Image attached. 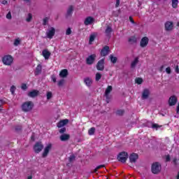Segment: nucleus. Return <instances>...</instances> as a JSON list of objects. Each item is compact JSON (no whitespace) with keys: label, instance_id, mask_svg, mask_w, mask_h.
<instances>
[{"label":"nucleus","instance_id":"1","mask_svg":"<svg viewBox=\"0 0 179 179\" xmlns=\"http://www.w3.org/2000/svg\"><path fill=\"white\" fill-rule=\"evenodd\" d=\"M34 107V103L32 101H26L24 103H22L21 108L24 113H29V111H31L33 110V108Z\"/></svg>","mask_w":179,"mask_h":179},{"label":"nucleus","instance_id":"2","mask_svg":"<svg viewBox=\"0 0 179 179\" xmlns=\"http://www.w3.org/2000/svg\"><path fill=\"white\" fill-rule=\"evenodd\" d=\"M2 62L4 65L10 66L12 65L13 62V57L12 56L8 55L3 57Z\"/></svg>","mask_w":179,"mask_h":179},{"label":"nucleus","instance_id":"3","mask_svg":"<svg viewBox=\"0 0 179 179\" xmlns=\"http://www.w3.org/2000/svg\"><path fill=\"white\" fill-rule=\"evenodd\" d=\"M151 170L153 174H157V173H160L162 166H160V164L155 162L152 165Z\"/></svg>","mask_w":179,"mask_h":179},{"label":"nucleus","instance_id":"4","mask_svg":"<svg viewBox=\"0 0 179 179\" xmlns=\"http://www.w3.org/2000/svg\"><path fill=\"white\" fill-rule=\"evenodd\" d=\"M127 159H128V153L125 152H120L117 156V160L121 162V163H125Z\"/></svg>","mask_w":179,"mask_h":179},{"label":"nucleus","instance_id":"5","mask_svg":"<svg viewBox=\"0 0 179 179\" xmlns=\"http://www.w3.org/2000/svg\"><path fill=\"white\" fill-rule=\"evenodd\" d=\"M52 148V144L48 143V145H46L42 154L43 157H47V156H48V153H50V150H51Z\"/></svg>","mask_w":179,"mask_h":179},{"label":"nucleus","instance_id":"6","mask_svg":"<svg viewBox=\"0 0 179 179\" xmlns=\"http://www.w3.org/2000/svg\"><path fill=\"white\" fill-rule=\"evenodd\" d=\"M48 38H52L55 35V28L49 27L48 31L46 32Z\"/></svg>","mask_w":179,"mask_h":179},{"label":"nucleus","instance_id":"7","mask_svg":"<svg viewBox=\"0 0 179 179\" xmlns=\"http://www.w3.org/2000/svg\"><path fill=\"white\" fill-rule=\"evenodd\" d=\"M96 59V55H91L86 59V62L87 65H92L94 63V60Z\"/></svg>","mask_w":179,"mask_h":179},{"label":"nucleus","instance_id":"8","mask_svg":"<svg viewBox=\"0 0 179 179\" xmlns=\"http://www.w3.org/2000/svg\"><path fill=\"white\" fill-rule=\"evenodd\" d=\"M43 144L41 143H36L34 146V150L36 153H40L41 150H43Z\"/></svg>","mask_w":179,"mask_h":179},{"label":"nucleus","instance_id":"9","mask_svg":"<svg viewBox=\"0 0 179 179\" xmlns=\"http://www.w3.org/2000/svg\"><path fill=\"white\" fill-rule=\"evenodd\" d=\"M96 69L98 71H103L104 70V59L99 60L96 64Z\"/></svg>","mask_w":179,"mask_h":179},{"label":"nucleus","instance_id":"10","mask_svg":"<svg viewBox=\"0 0 179 179\" xmlns=\"http://www.w3.org/2000/svg\"><path fill=\"white\" fill-rule=\"evenodd\" d=\"M169 104L171 106H176V104H177V96H171L169 100Z\"/></svg>","mask_w":179,"mask_h":179},{"label":"nucleus","instance_id":"11","mask_svg":"<svg viewBox=\"0 0 179 179\" xmlns=\"http://www.w3.org/2000/svg\"><path fill=\"white\" fill-rule=\"evenodd\" d=\"M94 22V18L92 17H87L85 18V20L84 22V24L85 26H89V24H92Z\"/></svg>","mask_w":179,"mask_h":179},{"label":"nucleus","instance_id":"12","mask_svg":"<svg viewBox=\"0 0 179 179\" xmlns=\"http://www.w3.org/2000/svg\"><path fill=\"white\" fill-rule=\"evenodd\" d=\"M173 22H166L165 23V30L167 31H170V30H173Z\"/></svg>","mask_w":179,"mask_h":179},{"label":"nucleus","instance_id":"13","mask_svg":"<svg viewBox=\"0 0 179 179\" xmlns=\"http://www.w3.org/2000/svg\"><path fill=\"white\" fill-rule=\"evenodd\" d=\"M42 55L44 57L45 59H49L50 57L51 56V52L48 50H44L42 52Z\"/></svg>","mask_w":179,"mask_h":179},{"label":"nucleus","instance_id":"14","mask_svg":"<svg viewBox=\"0 0 179 179\" xmlns=\"http://www.w3.org/2000/svg\"><path fill=\"white\" fill-rule=\"evenodd\" d=\"M138 154L133 153L129 156V160L131 163H135L138 160Z\"/></svg>","mask_w":179,"mask_h":179},{"label":"nucleus","instance_id":"15","mask_svg":"<svg viewBox=\"0 0 179 179\" xmlns=\"http://www.w3.org/2000/svg\"><path fill=\"white\" fill-rule=\"evenodd\" d=\"M110 50V48L108 46L104 47L101 51V55L102 57H106L108 54V51Z\"/></svg>","mask_w":179,"mask_h":179},{"label":"nucleus","instance_id":"16","mask_svg":"<svg viewBox=\"0 0 179 179\" xmlns=\"http://www.w3.org/2000/svg\"><path fill=\"white\" fill-rule=\"evenodd\" d=\"M68 122H69V120H68L67 119L61 120L57 124V127H58V128H62V127H65V125H66V124H68Z\"/></svg>","mask_w":179,"mask_h":179},{"label":"nucleus","instance_id":"17","mask_svg":"<svg viewBox=\"0 0 179 179\" xmlns=\"http://www.w3.org/2000/svg\"><path fill=\"white\" fill-rule=\"evenodd\" d=\"M29 97H36V96H38V90H34L28 93Z\"/></svg>","mask_w":179,"mask_h":179},{"label":"nucleus","instance_id":"18","mask_svg":"<svg viewBox=\"0 0 179 179\" xmlns=\"http://www.w3.org/2000/svg\"><path fill=\"white\" fill-rule=\"evenodd\" d=\"M148 43H149V38H148V37H143L141 39V45L142 47H146V45H148Z\"/></svg>","mask_w":179,"mask_h":179},{"label":"nucleus","instance_id":"19","mask_svg":"<svg viewBox=\"0 0 179 179\" xmlns=\"http://www.w3.org/2000/svg\"><path fill=\"white\" fill-rule=\"evenodd\" d=\"M149 94H150L149 90L148 89L144 90L142 94V99H143L144 100L148 99V97H149Z\"/></svg>","mask_w":179,"mask_h":179},{"label":"nucleus","instance_id":"20","mask_svg":"<svg viewBox=\"0 0 179 179\" xmlns=\"http://www.w3.org/2000/svg\"><path fill=\"white\" fill-rule=\"evenodd\" d=\"M60 78H66L68 76V70L67 69H63L59 73Z\"/></svg>","mask_w":179,"mask_h":179},{"label":"nucleus","instance_id":"21","mask_svg":"<svg viewBox=\"0 0 179 179\" xmlns=\"http://www.w3.org/2000/svg\"><path fill=\"white\" fill-rule=\"evenodd\" d=\"M85 85L88 86V87H90L92 86V83H93V80H92V78H86L84 80Z\"/></svg>","mask_w":179,"mask_h":179},{"label":"nucleus","instance_id":"22","mask_svg":"<svg viewBox=\"0 0 179 179\" xmlns=\"http://www.w3.org/2000/svg\"><path fill=\"white\" fill-rule=\"evenodd\" d=\"M97 36V34L93 33L90 36V41H89V44H92L94 41V38H96Z\"/></svg>","mask_w":179,"mask_h":179},{"label":"nucleus","instance_id":"23","mask_svg":"<svg viewBox=\"0 0 179 179\" xmlns=\"http://www.w3.org/2000/svg\"><path fill=\"white\" fill-rule=\"evenodd\" d=\"M111 90H113V87H111V85H109L105 91V96L106 98L108 97V94H110Z\"/></svg>","mask_w":179,"mask_h":179},{"label":"nucleus","instance_id":"24","mask_svg":"<svg viewBox=\"0 0 179 179\" xmlns=\"http://www.w3.org/2000/svg\"><path fill=\"white\" fill-rule=\"evenodd\" d=\"M69 138H70L69 134H62L60 136V141L64 142L65 141H68V139H69Z\"/></svg>","mask_w":179,"mask_h":179},{"label":"nucleus","instance_id":"25","mask_svg":"<svg viewBox=\"0 0 179 179\" xmlns=\"http://www.w3.org/2000/svg\"><path fill=\"white\" fill-rule=\"evenodd\" d=\"M41 73V65L38 64L35 70V75H40Z\"/></svg>","mask_w":179,"mask_h":179},{"label":"nucleus","instance_id":"26","mask_svg":"<svg viewBox=\"0 0 179 179\" xmlns=\"http://www.w3.org/2000/svg\"><path fill=\"white\" fill-rule=\"evenodd\" d=\"M138 62H139V59H138V57H136L134 60L131 62V68H135V66H136V65L138 64Z\"/></svg>","mask_w":179,"mask_h":179},{"label":"nucleus","instance_id":"27","mask_svg":"<svg viewBox=\"0 0 179 179\" xmlns=\"http://www.w3.org/2000/svg\"><path fill=\"white\" fill-rule=\"evenodd\" d=\"M172 2V7L173 8H177V7L178 6V0H171Z\"/></svg>","mask_w":179,"mask_h":179},{"label":"nucleus","instance_id":"28","mask_svg":"<svg viewBox=\"0 0 179 179\" xmlns=\"http://www.w3.org/2000/svg\"><path fill=\"white\" fill-rule=\"evenodd\" d=\"M31 19H33V14L29 13L27 16L26 22H27L29 23L30 22H31Z\"/></svg>","mask_w":179,"mask_h":179},{"label":"nucleus","instance_id":"29","mask_svg":"<svg viewBox=\"0 0 179 179\" xmlns=\"http://www.w3.org/2000/svg\"><path fill=\"white\" fill-rule=\"evenodd\" d=\"M111 31H113V29H111V27H108L106 29V36H110L111 34Z\"/></svg>","mask_w":179,"mask_h":179},{"label":"nucleus","instance_id":"30","mask_svg":"<svg viewBox=\"0 0 179 179\" xmlns=\"http://www.w3.org/2000/svg\"><path fill=\"white\" fill-rule=\"evenodd\" d=\"M72 12H73V6H71L67 10L68 16H71V15H72Z\"/></svg>","mask_w":179,"mask_h":179},{"label":"nucleus","instance_id":"31","mask_svg":"<svg viewBox=\"0 0 179 179\" xmlns=\"http://www.w3.org/2000/svg\"><path fill=\"white\" fill-rule=\"evenodd\" d=\"M46 99L47 100H51V99H52V92H48L46 93Z\"/></svg>","mask_w":179,"mask_h":179},{"label":"nucleus","instance_id":"32","mask_svg":"<svg viewBox=\"0 0 179 179\" xmlns=\"http://www.w3.org/2000/svg\"><path fill=\"white\" fill-rule=\"evenodd\" d=\"M101 79V74L100 73H96L95 75V80L99 82Z\"/></svg>","mask_w":179,"mask_h":179},{"label":"nucleus","instance_id":"33","mask_svg":"<svg viewBox=\"0 0 179 179\" xmlns=\"http://www.w3.org/2000/svg\"><path fill=\"white\" fill-rule=\"evenodd\" d=\"M110 59L113 64H115L117 62V57H114L113 55H110Z\"/></svg>","mask_w":179,"mask_h":179},{"label":"nucleus","instance_id":"34","mask_svg":"<svg viewBox=\"0 0 179 179\" xmlns=\"http://www.w3.org/2000/svg\"><path fill=\"white\" fill-rule=\"evenodd\" d=\"M136 83H137V85H142V82H143V80L141 78H137L135 80Z\"/></svg>","mask_w":179,"mask_h":179},{"label":"nucleus","instance_id":"35","mask_svg":"<svg viewBox=\"0 0 179 179\" xmlns=\"http://www.w3.org/2000/svg\"><path fill=\"white\" fill-rule=\"evenodd\" d=\"M94 131H96V129H94V127L90 129L88 131L89 135H93L94 134Z\"/></svg>","mask_w":179,"mask_h":179},{"label":"nucleus","instance_id":"36","mask_svg":"<svg viewBox=\"0 0 179 179\" xmlns=\"http://www.w3.org/2000/svg\"><path fill=\"white\" fill-rule=\"evenodd\" d=\"M104 167V165H99L96 166V168L94 170V173H97V170H100V169H103Z\"/></svg>","mask_w":179,"mask_h":179},{"label":"nucleus","instance_id":"37","mask_svg":"<svg viewBox=\"0 0 179 179\" xmlns=\"http://www.w3.org/2000/svg\"><path fill=\"white\" fill-rule=\"evenodd\" d=\"M20 44V38H17L14 41V45H19Z\"/></svg>","mask_w":179,"mask_h":179},{"label":"nucleus","instance_id":"38","mask_svg":"<svg viewBox=\"0 0 179 179\" xmlns=\"http://www.w3.org/2000/svg\"><path fill=\"white\" fill-rule=\"evenodd\" d=\"M64 83H65V80L64 79H62L58 82L57 85L58 86H63Z\"/></svg>","mask_w":179,"mask_h":179},{"label":"nucleus","instance_id":"39","mask_svg":"<svg viewBox=\"0 0 179 179\" xmlns=\"http://www.w3.org/2000/svg\"><path fill=\"white\" fill-rule=\"evenodd\" d=\"M16 90V87L12 86L10 89V92H11L12 94H15V91Z\"/></svg>","mask_w":179,"mask_h":179},{"label":"nucleus","instance_id":"40","mask_svg":"<svg viewBox=\"0 0 179 179\" xmlns=\"http://www.w3.org/2000/svg\"><path fill=\"white\" fill-rule=\"evenodd\" d=\"M71 33H72V31L71 30V28H68L66 31V36H69V34H71Z\"/></svg>","mask_w":179,"mask_h":179},{"label":"nucleus","instance_id":"41","mask_svg":"<svg viewBox=\"0 0 179 179\" xmlns=\"http://www.w3.org/2000/svg\"><path fill=\"white\" fill-rule=\"evenodd\" d=\"M117 114V115H122V114H124V110H118Z\"/></svg>","mask_w":179,"mask_h":179},{"label":"nucleus","instance_id":"42","mask_svg":"<svg viewBox=\"0 0 179 179\" xmlns=\"http://www.w3.org/2000/svg\"><path fill=\"white\" fill-rule=\"evenodd\" d=\"M69 162H73L75 160V155H72L69 158Z\"/></svg>","mask_w":179,"mask_h":179},{"label":"nucleus","instance_id":"43","mask_svg":"<svg viewBox=\"0 0 179 179\" xmlns=\"http://www.w3.org/2000/svg\"><path fill=\"white\" fill-rule=\"evenodd\" d=\"M3 104H5V101H3V100H0V111L2 110V106H3Z\"/></svg>","mask_w":179,"mask_h":179},{"label":"nucleus","instance_id":"44","mask_svg":"<svg viewBox=\"0 0 179 179\" xmlns=\"http://www.w3.org/2000/svg\"><path fill=\"white\" fill-rule=\"evenodd\" d=\"M48 23V17H45L43 19V25L45 26Z\"/></svg>","mask_w":179,"mask_h":179},{"label":"nucleus","instance_id":"45","mask_svg":"<svg viewBox=\"0 0 179 179\" xmlns=\"http://www.w3.org/2000/svg\"><path fill=\"white\" fill-rule=\"evenodd\" d=\"M51 79H52V82H54V83H55V82H57V77H55V76H52Z\"/></svg>","mask_w":179,"mask_h":179},{"label":"nucleus","instance_id":"46","mask_svg":"<svg viewBox=\"0 0 179 179\" xmlns=\"http://www.w3.org/2000/svg\"><path fill=\"white\" fill-rule=\"evenodd\" d=\"M6 19H12V14H10V13H8L7 15H6Z\"/></svg>","mask_w":179,"mask_h":179},{"label":"nucleus","instance_id":"47","mask_svg":"<svg viewBox=\"0 0 179 179\" xmlns=\"http://www.w3.org/2000/svg\"><path fill=\"white\" fill-rule=\"evenodd\" d=\"M129 41H133V43H135V41H136V38H135V37H131L129 39Z\"/></svg>","mask_w":179,"mask_h":179},{"label":"nucleus","instance_id":"48","mask_svg":"<svg viewBox=\"0 0 179 179\" xmlns=\"http://www.w3.org/2000/svg\"><path fill=\"white\" fill-rule=\"evenodd\" d=\"M166 73H171V69L170 67H168L166 69Z\"/></svg>","mask_w":179,"mask_h":179},{"label":"nucleus","instance_id":"49","mask_svg":"<svg viewBox=\"0 0 179 179\" xmlns=\"http://www.w3.org/2000/svg\"><path fill=\"white\" fill-rule=\"evenodd\" d=\"M21 87L22 90H26L27 89V85H26V84H22Z\"/></svg>","mask_w":179,"mask_h":179},{"label":"nucleus","instance_id":"50","mask_svg":"<svg viewBox=\"0 0 179 179\" xmlns=\"http://www.w3.org/2000/svg\"><path fill=\"white\" fill-rule=\"evenodd\" d=\"M65 131H66V129L65 127H63L59 130V132H60V134H64V132H65Z\"/></svg>","mask_w":179,"mask_h":179},{"label":"nucleus","instance_id":"51","mask_svg":"<svg viewBox=\"0 0 179 179\" xmlns=\"http://www.w3.org/2000/svg\"><path fill=\"white\" fill-rule=\"evenodd\" d=\"M152 128H155V129H157V128H159V124H152Z\"/></svg>","mask_w":179,"mask_h":179},{"label":"nucleus","instance_id":"52","mask_svg":"<svg viewBox=\"0 0 179 179\" xmlns=\"http://www.w3.org/2000/svg\"><path fill=\"white\" fill-rule=\"evenodd\" d=\"M176 114H179V103H178V106L176 107Z\"/></svg>","mask_w":179,"mask_h":179},{"label":"nucleus","instance_id":"53","mask_svg":"<svg viewBox=\"0 0 179 179\" xmlns=\"http://www.w3.org/2000/svg\"><path fill=\"white\" fill-rule=\"evenodd\" d=\"M175 71L176 72V73H179L178 66H177L176 67Z\"/></svg>","mask_w":179,"mask_h":179},{"label":"nucleus","instance_id":"54","mask_svg":"<svg viewBox=\"0 0 179 179\" xmlns=\"http://www.w3.org/2000/svg\"><path fill=\"white\" fill-rule=\"evenodd\" d=\"M166 162H170V156L169 155H167L166 157Z\"/></svg>","mask_w":179,"mask_h":179},{"label":"nucleus","instance_id":"55","mask_svg":"<svg viewBox=\"0 0 179 179\" xmlns=\"http://www.w3.org/2000/svg\"><path fill=\"white\" fill-rule=\"evenodd\" d=\"M120 6V0H117L116 1V7Z\"/></svg>","mask_w":179,"mask_h":179},{"label":"nucleus","instance_id":"56","mask_svg":"<svg viewBox=\"0 0 179 179\" xmlns=\"http://www.w3.org/2000/svg\"><path fill=\"white\" fill-rule=\"evenodd\" d=\"M129 20L131 23H135V22H134V19H132V17H129Z\"/></svg>","mask_w":179,"mask_h":179},{"label":"nucleus","instance_id":"57","mask_svg":"<svg viewBox=\"0 0 179 179\" xmlns=\"http://www.w3.org/2000/svg\"><path fill=\"white\" fill-rule=\"evenodd\" d=\"M176 178H177V179H179V171L178 172V174H177V176H176Z\"/></svg>","mask_w":179,"mask_h":179},{"label":"nucleus","instance_id":"58","mask_svg":"<svg viewBox=\"0 0 179 179\" xmlns=\"http://www.w3.org/2000/svg\"><path fill=\"white\" fill-rule=\"evenodd\" d=\"M33 178L31 177V176H28L27 179H32Z\"/></svg>","mask_w":179,"mask_h":179},{"label":"nucleus","instance_id":"59","mask_svg":"<svg viewBox=\"0 0 179 179\" xmlns=\"http://www.w3.org/2000/svg\"><path fill=\"white\" fill-rule=\"evenodd\" d=\"M176 162H177V159H173V163H175V164H176Z\"/></svg>","mask_w":179,"mask_h":179},{"label":"nucleus","instance_id":"60","mask_svg":"<svg viewBox=\"0 0 179 179\" xmlns=\"http://www.w3.org/2000/svg\"><path fill=\"white\" fill-rule=\"evenodd\" d=\"M3 3H6V1H3Z\"/></svg>","mask_w":179,"mask_h":179},{"label":"nucleus","instance_id":"61","mask_svg":"<svg viewBox=\"0 0 179 179\" xmlns=\"http://www.w3.org/2000/svg\"><path fill=\"white\" fill-rule=\"evenodd\" d=\"M25 1H29V0H25Z\"/></svg>","mask_w":179,"mask_h":179}]
</instances>
